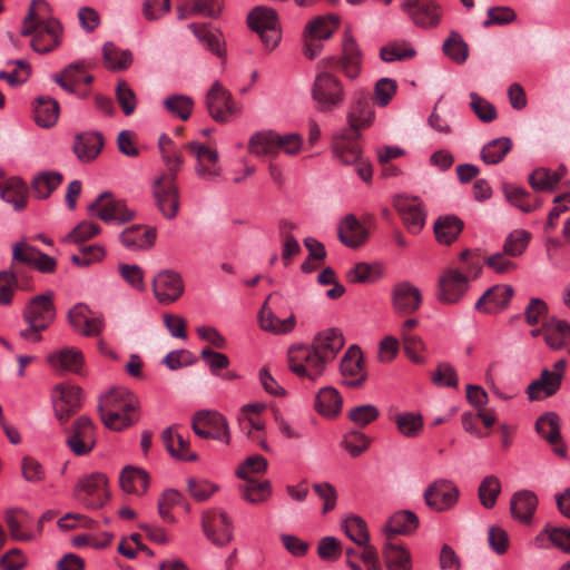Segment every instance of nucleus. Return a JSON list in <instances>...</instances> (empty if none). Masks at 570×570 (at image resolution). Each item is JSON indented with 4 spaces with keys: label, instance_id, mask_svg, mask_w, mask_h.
<instances>
[{
    "label": "nucleus",
    "instance_id": "13",
    "mask_svg": "<svg viewBox=\"0 0 570 570\" xmlns=\"http://www.w3.org/2000/svg\"><path fill=\"white\" fill-rule=\"evenodd\" d=\"M55 415L65 424L82 406V390L77 385L58 384L53 387Z\"/></svg>",
    "mask_w": 570,
    "mask_h": 570
},
{
    "label": "nucleus",
    "instance_id": "53",
    "mask_svg": "<svg viewBox=\"0 0 570 570\" xmlns=\"http://www.w3.org/2000/svg\"><path fill=\"white\" fill-rule=\"evenodd\" d=\"M511 148L512 141L509 137L495 138L482 148L481 158L488 165H497L504 159Z\"/></svg>",
    "mask_w": 570,
    "mask_h": 570
},
{
    "label": "nucleus",
    "instance_id": "52",
    "mask_svg": "<svg viewBox=\"0 0 570 570\" xmlns=\"http://www.w3.org/2000/svg\"><path fill=\"white\" fill-rule=\"evenodd\" d=\"M245 481L244 484L239 485L240 495L245 501L258 504L269 498L272 488L268 480L258 482L255 479H247Z\"/></svg>",
    "mask_w": 570,
    "mask_h": 570
},
{
    "label": "nucleus",
    "instance_id": "34",
    "mask_svg": "<svg viewBox=\"0 0 570 570\" xmlns=\"http://www.w3.org/2000/svg\"><path fill=\"white\" fill-rule=\"evenodd\" d=\"M367 238V230L353 214L346 215L338 225V239L347 247L357 248Z\"/></svg>",
    "mask_w": 570,
    "mask_h": 570
},
{
    "label": "nucleus",
    "instance_id": "16",
    "mask_svg": "<svg viewBox=\"0 0 570 570\" xmlns=\"http://www.w3.org/2000/svg\"><path fill=\"white\" fill-rule=\"evenodd\" d=\"M156 299L168 305L176 302L184 293V282L179 273L173 269L160 271L151 282Z\"/></svg>",
    "mask_w": 570,
    "mask_h": 570
},
{
    "label": "nucleus",
    "instance_id": "19",
    "mask_svg": "<svg viewBox=\"0 0 570 570\" xmlns=\"http://www.w3.org/2000/svg\"><path fill=\"white\" fill-rule=\"evenodd\" d=\"M394 207L401 216L406 229L412 234L421 232L425 224V212L417 197L397 196Z\"/></svg>",
    "mask_w": 570,
    "mask_h": 570
},
{
    "label": "nucleus",
    "instance_id": "10",
    "mask_svg": "<svg viewBox=\"0 0 570 570\" xmlns=\"http://www.w3.org/2000/svg\"><path fill=\"white\" fill-rule=\"evenodd\" d=\"M191 428L202 439L218 440L225 444L230 442L227 420L216 411H198L193 417Z\"/></svg>",
    "mask_w": 570,
    "mask_h": 570
},
{
    "label": "nucleus",
    "instance_id": "63",
    "mask_svg": "<svg viewBox=\"0 0 570 570\" xmlns=\"http://www.w3.org/2000/svg\"><path fill=\"white\" fill-rule=\"evenodd\" d=\"M470 98V107L482 122H492L497 119L498 112L493 104L476 92H471Z\"/></svg>",
    "mask_w": 570,
    "mask_h": 570
},
{
    "label": "nucleus",
    "instance_id": "1",
    "mask_svg": "<svg viewBox=\"0 0 570 570\" xmlns=\"http://www.w3.org/2000/svg\"><path fill=\"white\" fill-rule=\"evenodd\" d=\"M21 36H32L31 48L41 55L61 45L63 27L51 17L50 6L45 0H32L23 19Z\"/></svg>",
    "mask_w": 570,
    "mask_h": 570
},
{
    "label": "nucleus",
    "instance_id": "4",
    "mask_svg": "<svg viewBox=\"0 0 570 570\" xmlns=\"http://www.w3.org/2000/svg\"><path fill=\"white\" fill-rule=\"evenodd\" d=\"M321 69H337L348 80H356L363 68V52L351 33L346 30L342 41V52L338 57H327L318 62Z\"/></svg>",
    "mask_w": 570,
    "mask_h": 570
},
{
    "label": "nucleus",
    "instance_id": "29",
    "mask_svg": "<svg viewBox=\"0 0 570 570\" xmlns=\"http://www.w3.org/2000/svg\"><path fill=\"white\" fill-rule=\"evenodd\" d=\"M52 80L65 91L75 94L78 85H90L94 81V77L87 72L83 62H76L55 73Z\"/></svg>",
    "mask_w": 570,
    "mask_h": 570
},
{
    "label": "nucleus",
    "instance_id": "42",
    "mask_svg": "<svg viewBox=\"0 0 570 570\" xmlns=\"http://www.w3.org/2000/svg\"><path fill=\"white\" fill-rule=\"evenodd\" d=\"M0 196L16 210H22L28 204V186L21 178L11 177L2 185Z\"/></svg>",
    "mask_w": 570,
    "mask_h": 570
},
{
    "label": "nucleus",
    "instance_id": "7",
    "mask_svg": "<svg viewBox=\"0 0 570 570\" xmlns=\"http://www.w3.org/2000/svg\"><path fill=\"white\" fill-rule=\"evenodd\" d=\"M288 364L297 376L315 381L323 374L326 361L312 346L298 345L288 350Z\"/></svg>",
    "mask_w": 570,
    "mask_h": 570
},
{
    "label": "nucleus",
    "instance_id": "55",
    "mask_svg": "<svg viewBox=\"0 0 570 570\" xmlns=\"http://www.w3.org/2000/svg\"><path fill=\"white\" fill-rule=\"evenodd\" d=\"M342 528L350 540L357 546L370 542V533L366 522L358 515H350L342 522Z\"/></svg>",
    "mask_w": 570,
    "mask_h": 570
},
{
    "label": "nucleus",
    "instance_id": "41",
    "mask_svg": "<svg viewBox=\"0 0 570 570\" xmlns=\"http://www.w3.org/2000/svg\"><path fill=\"white\" fill-rule=\"evenodd\" d=\"M343 399L338 391L332 386H325L315 396V410L325 417H335L342 410Z\"/></svg>",
    "mask_w": 570,
    "mask_h": 570
},
{
    "label": "nucleus",
    "instance_id": "8",
    "mask_svg": "<svg viewBox=\"0 0 570 570\" xmlns=\"http://www.w3.org/2000/svg\"><path fill=\"white\" fill-rule=\"evenodd\" d=\"M90 215L107 224L122 225L135 218V212L129 209L126 202L115 198L110 193H101L97 199L88 206Z\"/></svg>",
    "mask_w": 570,
    "mask_h": 570
},
{
    "label": "nucleus",
    "instance_id": "40",
    "mask_svg": "<svg viewBox=\"0 0 570 570\" xmlns=\"http://www.w3.org/2000/svg\"><path fill=\"white\" fill-rule=\"evenodd\" d=\"M63 175L55 170H45L36 174L30 183L36 198L47 199L62 184Z\"/></svg>",
    "mask_w": 570,
    "mask_h": 570
},
{
    "label": "nucleus",
    "instance_id": "43",
    "mask_svg": "<svg viewBox=\"0 0 570 570\" xmlns=\"http://www.w3.org/2000/svg\"><path fill=\"white\" fill-rule=\"evenodd\" d=\"M60 107L56 99L48 96H40L36 99L33 118L38 126L50 128L57 124Z\"/></svg>",
    "mask_w": 570,
    "mask_h": 570
},
{
    "label": "nucleus",
    "instance_id": "24",
    "mask_svg": "<svg viewBox=\"0 0 570 570\" xmlns=\"http://www.w3.org/2000/svg\"><path fill=\"white\" fill-rule=\"evenodd\" d=\"M341 373L344 377V384L348 387H360L366 380L363 371V355L357 346L347 350L341 361Z\"/></svg>",
    "mask_w": 570,
    "mask_h": 570
},
{
    "label": "nucleus",
    "instance_id": "28",
    "mask_svg": "<svg viewBox=\"0 0 570 570\" xmlns=\"http://www.w3.org/2000/svg\"><path fill=\"white\" fill-rule=\"evenodd\" d=\"M47 362L57 372H71L81 374L85 358L80 350L76 347H65L58 352L50 353Z\"/></svg>",
    "mask_w": 570,
    "mask_h": 570
},
{
    "label": "nucleus",
    "instance_id": "2",
    "mask_svg": "<svg viewBox=\"0 0 570 570\" xmlns=\"http://www.w3.org/2000/svg\"><path fill=\"white\" fill-rule=\"evenodd\" d=\"M56 316L51 292L32 297L23 308L27 327L19 331L20 337L32 343L40 342L42 340L41 332L53 323Z\"/></svg>",
    "mask_w": 570,
    "mask_h": 570
},
{
    "label": "nucleus",
    "instance_id": "33",
    "mask_svg": "<svg viewBox=\"0 0 570 570\" xmlns=\"http://www.w3.org/2000/svg\"><path fill=\"white\" fill-rule=\"evenodd\" d=\"M419 517L410 510H400L393 513L384 525V533L387 539L401 534L410 535L419 528Z\"/></svg>",
    "mask_w": 570,
    "mask_h": 570
},
{
    "label": "nucleus",
    "instance_id": "60",
    "mask_svg": "<svg viewBox=\"0 0 570 570\" xmlns=\"http://www.w3.org/2000/svg\"><path fill=\"white\" fill-rule=\"evenodd\" d=\"M395 423L400 433L406 438L417 436L423 429L422 416L413 412L396 415Z\"/></svg>",
    "mask_w": 570,
    "mask_h": 570
},
{
    "label": "nucleus",
    "instance_id": "48",
    "mask_svg": "<svg viewBox=\"0 0 570 570\" xmlns=\"http://www.w3.org/2000/svg\"><path fill=\"white\" fill-rule=\"evenodd\" d=\"M337 27L338 18L336 16H320L307 22L303 35L316 40H327Z\"/></svg>",
    "mask_w": 570,
    "mask_h": 570
},
{
    "label": "nucleus",
    "instance_id": "62",
    "mask_svg": "<svg viewBox=\"0 0 570 570\" xmlns=\"http://www.w3.org/2000/svg\"><path fill=\"white\" fill-rule=\"evenodd\" d=\"M100 232L101 228L98 224L83 220L67 234L62 238V242L68 244H80L97 236Z\"/></svg>",
    "mask_w": 570,
    "mask_h": 570
},
{
    "label": "nucleus",
    "instance_id": "25",
    "mask_svg": "<svg viewBox=\"0 0 570 570\" xmlns=\"http://www.w3.org/2000/svg\"><path fill=\"white\" fill-rule=\"evenodd\" d=\"M105 139L99 131L79 132L73 138L72 150L82 163H91L101 153Z\"/></svg>",
    "mask_w": 570,
    "mask_h": 570
},
{
    "label": "nucleus",
    "instance_id": "56",
    "mask_svg": "<svg viewBox=\"0 0 570 570\" xmlns=\"http://www.w3.org/2000/svg\"><path fill=\"white\" fill-rule=\"evenodd\" d=\"M501 493V482L495 475H487L479 485L478 495L485 509H492Z\"/></svg>",
    "mask_w": 570,
    "mask_h": 570
},
{
    "label": "nucleus",
    "instance_id": "64",
    "mask_svg": "<svg viewBox=\"0 0 570 570\" xmlns=\"http://www.w3.org/2000/svg\"><path fill=\"white\" fill-rule=\"evenodd\" d=\"M341 445L352 458H356L366 451L370 445V439L360 431H351L344 435Z\"/></svg>",
    "mask_w": 570,
    "mask_h": 570
},
{
    "label": "nucleus",
    "instance_id": "11",
    "mask_svg": "<svg viewBox=\"0 0 570 570\" xmlns=\"http://www.w3.org/2000/svg\"><path fill=\"white\" fill-rule=\"evenodd\" d=\"M206 107L216 122H228L240 114L232 94L218 81L214 82L206 95Z\"/></svg>",
    "mask_w": 570,
    "mask_h": 570
},
{
    "label": "nucleus",
    "instance_id": "18",
    "mask_svg": "<svg viewBox=\"0 0 570 570\" xmlns=\"http://www.w3.org/2000/svg\"><path fill=\"white\" fill-rule=\"evenodd\" d=\"M469 288V277L459 269L445 271L439 279L438 299L442 303L459 302Z\"/></svg>",
    "mask_w": 570,
    "mask_h": 570
},
{
    "label": "nucleus",
    "instance_id": "46",
    "mask_svg": "<svg viewBox=\"0 0 570 570\" xmlns=\"http://www.w3.org/2000/svg\"><path fill=\"white\" fill-rule=\"evenodd\" d=\"M382 554L387 570H412L411 554L403 546L386 542Z\"/></svg>",
    "mask_w": 570,
    "mask_h": 570
},
{
    "label": "nucleus",
    "instance_id": "50",
    "mask_svg": "<svg viewBox=\"0 0 570 570\" xmlns=\"http://www.w3.org/2000/svg\"><path fill=\"white\" fill-rule=\"evenodd\" d=\"M563 169L552 171L547 168H537L529 176V185L535 191H553L563 176Z\"/></svg>",
    "mask_w": 570,
    "mask_h": 570
},
{
    "label": "nucleus",
    "instance_id": "22",
    "mask_svg": "<svg viewBox=\"0 0 570 570\" xmlns=\"http://www.w3.org/2000/svg\"><path fill=\"white\" fill-rule=\"evenodd\" d=\"M535 430L552 446L558 456L566 458L567 448L560 433V416L556 412H547L539 416L535 422Z\"/></svg>",
    "mask_w": 570,
    "mask_h": 570
},
{
    "label": "nucleus",
    "instance_id": "14",
    "mask_svg": "<svg viewBox=\"0 0 570 570\" xmlns=\"http://www.w3.org/2000/svg\"><path fill=\"white\" fill-rule=\"evenodd\" d=\"M205 535L215 546H225L233 538L232 522L226 512L219 509L207 510L202 515Z\"/></svg>",
    "mask_w": 570,
    "mask_h": 570
},
{
    "label": "nucleus",
    "instance_id": "37",
    "mask_svg": "<svg viewBox=\"0 0 570 570\" xmlns=\"http://www.w3.org/2000/svg\"><path fill=\"white\" fill-rule=\"evenodd\" d=\"M119 483L126 493L142 495L149 487V475L141 468L127 465L120 472Z\"/></svg>",
    "mask_w": 570,
    "mask_h": 570
},
{
    "label": "nucleus",
    "instance_id": "17",
    "mask_svg": "<svg viewBox=\"0 0 570 570\" xmlns=\"http://www.w3.org/2000/svg\"><path fill=\"white\" fill-rule=\"evenodd\" d=\"M153 195L156 206L166 219H174L179 209V190L173 178L169 180L155 179Z\"/></svg>",
    "mask_w": 570,
    "mask_h": 570
},
{
    "label": "nucleus",
    "instance_id": "6",
    "mask_svg": "<svg viewBox=\"0 0 570 570\" xmlns=\"http://www.w3.org/2000/svg\"><path fill=\"white\" fill-rule=\"evenodd\" d=\"M248 27L256 32L263 45L272 50L281 41L282 31L277 12L269 7H256L247 16Z\"/></svg>",
    "mask_w": 570,
    "mask_h": 570
},
{
    "label": "nucleus",
    "instance_id": "45",
    "mask_svg": "<svg viewBox=\"0 0 570 570\" xmlns=\"http://www.w3.org/2000/svg\"><path fill=\"white\" fill-rule=\"evenodd\" d=\"M189 30L210 52L217 57H223L225 50L222 45V35L212 28L209 23H189Z\"/></svg>",
    "mask_w": 570,
    "mask_h": 570
},
{
    "label": "nucleus",
    "instance_id": "38",
    "mask_svg": "<svg viewBox=\"0 0 570 570\" xmlns=\"http://www.w3.org/2000/svg\"><path fill=\"white\" fill-rule=\"evenodd\" d=\"M464 228V223L455 215L440 216L434 223L436 240L442 245L454 243Z\"/></svg>",
    "mask_w": 570,
    "mask_h": 570
},
{
    "label": "nucleus",
    "instance_id": "36",
    "mask_svg": "<svg viewBox=\"0 0 570 570\" xmlns=\"http://www.w3.org/2000/svg\"><path fill=\"white\" fill-rule=\"evenodd\" d=\"M538 507V499L532 491L515 492L510 502L511 514L522 523H530Z\"/></svg>",
    "mask_w": 570,
    "mask_h": 570
},
{
    "label": "nucleus",
    "instance_id": "27",
    "mask_svg": "<svg viewBox=\"0 0 570 570\" xmlns=\"http://www.w3.org/2000/svg\"><path fill=\"white\" fill-rule=\"evenodd\" d=\"M514 291L510 285H495L488 291L476 301L475 308L484 313H494L504 309Z\"/></svg>",
    "mask_w": 570,
    "mask_h": 570
},
{
    "label": "nucleus",
    "instance_id": "32",
    "mask_svg": "<svg viewBox=\"0 0 570 570\" xmlns=\"http://www.w3.org/2000/svg\"><path fill=\"white\" fill-rule=\"evenodd\" d=\"M561 386V374L543 368L540 379L531 382L527 387L530 400H542L554 395Z\"/></svg>",
    "mask_w": 570,
    "mask_h": 570
},
{
    "label": "nucleus",
    "instance_id": "26",
    "mask_svg": "<svg viewBox=\"0 0 570 570\" xmlns=\"http://www.w3.org/2000/svg\"><path fill=\"white\" fill-rule=\"evenodd\" d=\"M139 402L127 389H111L102 395L98 403V411L137 412Z\"/></svg>",
    "mask_w": 570,
    "mask_h": 570
},
{
    "label": "nucleus",
    "instance_id": "5",
    "mask_svg": "<svg viewBox=\"0 0 570 570\" xmlns=\"http://www.w3.org/2000/svg\"><path fill=\"white\" fill-rule=\"evenodd\" d=\"M345 89L342 80L331 69H322L313 82L312 98L322 112L332 111L345 101Z\"/></svg>",
    "mask_w": 570,
    "mask_h": 570
},
{
    "label": "nucleus",
    "instance_id": "39",
    "mask_svg": "<svg viewBox=\"0 0 570 570\" xmlns=\"http://www.w3.org/2000/svg\"><path fill=\"white\" fill-rule=\"evenodd\" d=\"M161 439L168 453L183 461H196L197 454L189 451V442L171 426L164 430Z\"/></svg>",
    "mask_w": 570,
    "mask_h": 570
},
{
    "label": "nucleus",
    "instance_id": "57",
    "mask_svg": "<svg viewBox=\"0 0 570 570\" xmlns=\"http://www.w3.org/2000/svg\"><path fill=\"white\" fill-rule=\"evenodd\" d=\"M164 107L174 117L187 120L194 108V100L186 95H171L164 100Z\"/></svg>",
    "mask_w": 570,
    "mask_h": 570
},
{
    "label": "nucleus",
    "instance_id": "21",
    "mask_svg": "<svg viewBox=\"0 0 570 570\" xmlns=\"http://www.w3.org/2000/svg\"><path fill=\"white\" fill-rule=\"evenodd\" d=\"M275 297H277V295L273 293L263 303L258 312V324L264 332L274 335H285L294 331L296 317L294 313H291L287 317L281 320L268 305L269 301Z\"/></svg>",
    "mask_w": 570,
    "mask_h": 570
},
{
    "label": "nucleus",
    "instance_id": "61",
    "mask_svg": "<svg viewBox=\"0 0 570 570\" xmlns=\"http://www.w3.org/2000/svg\"><path fill=\"white\" fill-rule=\"evenodd\" d=\"M380 410L373 404H362L348 410L347 417L358 428H364L376 421Z\"/></svg>",
    "mask_w": 570,
    "mask_h": 570
},
{
    "label": "nucleus",
    "instance_id": "58",
    "mask_svg": "<svg viewBox=\"0 0 570 570\" xmlns=\"http://www.w3.org/2000/svg\"><path fill=\"white\" fill-rule=\"evenodd\" d=\"M106 428L121 431L132 425L138 420L137 412L99 411Z\"/></svg>",
    "mask_w": 570,
    "mask_h": 570
},
{
    "label": "nucleus",
    "instance_id": "54",
    "mask_svg": "<svg viewBox=\"0 0 570 570\" xmlns=\"http://www.w3.org/2000/svg\"><path fill=\"white\" fill-rule=\"evenodd\" d=\"M443 52L446 57L456 63H463L469 57L468 43L463 40L462 36L452 30L442 46Z\"/></svg>",
    "mask_w": 570,
    "mask_h": 570
},
{
    "label": "nucleus",
    "instance_id": "3",
    "mask_svg": "<svg viewBox=\"0 0 570 570\" xmlns=\"http://www.w3.org/2000/svg\"><path fill=\"white\" fill-rule=\"evenodd\" d=\"M72 498L86 509H101L110 499L108 478L101 472L80 476L73 487Z\"/></svg>",
    "mask_w": 570,
    "mask_h": 570
},
{
    "label": "nucleus",
    "instance_id": "9",
    "mask_svg": "<svg viewBox=\"0 0 570 570\" xmlns=\"http://www.w3.org/2000/svg\"><path fill=\"white\" fill-rule=\"evenodd\" d=\"M66 444L77 456L89 454L96 446V425L90 417L82 415L73 421L70 428H66Z\"/></svg>",
    "mask_w": 570,
    "mask_h": 570
},
{
    "label": "nucleus",
    "instance_id": "49",
    "mask_svg": "<svg viewBox=\"0 0 570 570\" xmlns=\"http://www.w3.org/2000/svg\"><path fill=\"white\" fill-rule=\"evenodd\" d=\"M104 62L107 69L112 71L125 70L132 63L130 50H120L114 42H106L102 47Z\"/></svg>",
    "mask_w": 570,
    "mask_h": 570
},
{
    "label": "nucleus",
    "instance_id": "31",
    "mask_svg": "<svg viewBox=\"0 0 570 570\" xmlns=\"http://www.w3.org/2000/svg\"><path fill=\"white\" fill-rule=\"evenodd\" d=\"M360 137H351L342 131L333 137L332 150L334 157L344 165H354L361 159Z\"/></svg>",
    "mask_w": 570,
    "mask_h": 570
},
{
    "label": "nucleus",
    "instance_id": "15",
    "mask_svg": "<svg viewBox=\"0 0 570 570\" xmlns=\"http://www.w3.org/2000/svg\"><path fill=\"white\" fill-rule=\"evenodd\" d=\"M459 495L460 491L452 481L440 479L425 489L424 501L433 511L443 512L456 504Z\"/></svg>",
    "mask_w": 570,
    "mask_h": 570
},
{
    "label": "nucleus",
    "instance_id": "51",
    "mask_svg": "<svg viewBox=\"0 0 570 570\" xmlns=\"http://www.w3.org/2000/svg\"><path fill=\"white\" fill-rule=\"evenodd\" d=\"M277 132L272 130L256 132L248 142V149L257 156H275L277 150Z\"/></svg>",
    "mask_w": 570,
    "mask_h": 570
},
{
    "label": "nucleus",
    "instance_id": "30",
    "mask_svg": "<svg viewBox=\"0 0 570 570\" xmlns=\"http://www.w3.org/2000/svg\"><path fill=\"white\" fill-rule=\"evenodd\" d=\"M157 237L156 228L145 225H132L120 233L121 244L134 250L148 249L154 246Z\"/></svg>",
    "mask_w": 570,
    "mask_h": 570
},
{
    "label": "nucleus",
    "instance_id": "59",
    "mask_svg": "<svg viewBox=\"0 0 570 570\" xmlns=\"http://www.w3.org/2000/svg\"><path fill=\"white\" fill-rule=\"evenodd\" d=\"M531 235L524 229L511 232L503 245V252L511 257L520 256L528 247Z\"/></svg>",
    "mask_w": 570,
    "mask_h": 570
},
{
    "label": "nucleus",
    "instance_id": "23",
    "mask_svg": "<svg viewBox=\"0 0 570 570\" xmlns=\"http://www.w3.org/2000/svg\"><path fill=\"white\" fill-rule=\"evenodd\" d=\"M392 303L397 314H413L421 306L422 295L416 286L410 282H402L392 289Z\"/></svg>",
    "mask_w": 570,
    "mask_h": 570
},
{
    "label": "nucleus",
    "instance_id": "47",
    "mask_svg": "<svg viewBox=\"0 0 570 570\" xmlns=\"http://www.w3.org/2000/svg\"><path fill=\"white\" fill-rule=\"evenodd\" d=\"M384 275V268L380 263H356L346 273V279L351 284L375 283Z\"/></svg>",
    "mask_w": 570,
    "mask_h": 570
},
{
    "label": "nucleus",
    "instance_id": "35",
    "mask_svg": "<svg viewBox=\"0 0 570 570\" xmlns=\"http://www.w3.org/2000/svg\"><path fill=\"white\" fill-rule=\"evenodd\" d=\"M344 345L343 335L335 328L318 333L313 344L315 351L327 362L332 361Z\"/></svg>",
    "mask_w": 570,
    "mask_h": 570
},
{
    "label": "nucleus",
    "instance_id": "12",
    "mask_svg": "<svg viewBox=\"0 0 570 570\" xmlns=\"http://www.w3.org/2000/svg\"><path fill=\"white\" fill-rule=\"evenodd\" d=\"M375 118L372 102L364 90L354 94V99L347 112L348 127L343 131L351 137H361V130L368 128Z\"/></svg>",
    "mask_w": 570,
    "mask_h": 570
},
{
    "label": "nucleus",
    "instance_id": "44",
    "mask_svg": "<svg viewBox=\"0 0 570 570\" xmlns=\"http://www.w3.org/2000/svg\"><path fill=\"white\" fill-rule=\"evenodd\" d=\"M502 189L507 200L523 213H532L541 206L539 198L522 187L504 184Z\"/></svg>",
    "mask_w": 570,
    "mask_h": 570
},
{
    "label": "nucleus",
    "instance_id": "20",
    "mask_svg": "<svg viewBox=\"0 0 570 570\" xmlns=\"http://www.w3.org/2000/svg\"><path fill=\"white\" fill-rule=\"evenodd\" d=\"M401 7L420 28H434L441 21V9L433 1L406 0Z\"/></svg>",
    "mask_w": 570,
    "mask_h": 570
}]
</instances>
